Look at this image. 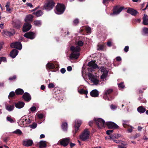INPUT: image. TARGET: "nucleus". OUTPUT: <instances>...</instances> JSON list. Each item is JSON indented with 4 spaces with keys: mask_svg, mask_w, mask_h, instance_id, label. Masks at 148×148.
<instances>
[{
    "mask_svg": "<svg viewBox=\"0 0 148 148\" xmlns=\"http://www.w3.org/2000/svg\"><path fill=\"white\" fill-rule=\"evenodd\" d=\"M55 3L52 0L47 1L44 5V9L47 11H49L53 9Z\"/></svg>",
    "mask_w": 148,
    "mask_h": 148,
    "instance_id": "7ed1b4c3",
    "label": "nucleus"
},
{
    "mask_svg": "<svg viewBox=\"0 0 148 148\" xmlns=\"http://www.w3.org/2000/svg\"><path fill=\"white\" fill-rule=\"evenodd\" d=\"M15 92L17 95H22L24 93V91L21 88H18L16 90Z\"/></svg>",
    "mask_w": 148,
    "mask_h": 148,
    "instance_id": "2f4dec72",
    "label": "nucleus"
},
{
    "mask_svg": "<svg viewBox=\"0 0 148 148\" xmlns=\"http://www.w3.org/2000/svg\"><path fill=\"white\" fill-rule=\"evenodd\" d=\"M10 3L9 2H7L6 4V5H5V7L6 9V10L8 12H10L11 9L10 8Z\"/></svg>",
    "mask_w": 148,
    "mask_h": 148,
    "instance_id": "4c0bfd02",
    "label": "nucleus"
},
{
    "mask_svg": "<svg viewBox=\"0 0 148 148\" xmlns=\"http://www.w3.org/2000/svg\"><path fill=\"white\" fill-rule=\"evenodd\" d=\"M46 67L47 69L48 68L49 69H52L55 68V66L54 64L49 62L46 65Z\"/></svg>",
    "mask_w": 148,
    "mask_h": 148,
    "instance_id": "a878e982",
    "label": "nucleus"
},
{
    "mask_svg": "<svg viewBox=\"0 0 148 148\" xmlns=\"http://www.w3.org/2000/svg\"><path fill=\"white\" fill-rule=\"evenodd\" d=\"M88 65L89 67L88 69V71H91L92 70V69H95L97 68L99 69L103 73H108V72L106 69L103 67H101L100 68L97 66V64L95 63V61H91L89 62L88 64Z\"/></svg>",
    "mask_w": 148,
    "mask_h": 148,
    "instance_id": "f257e3e1",
    "label": "nucleus"
},
{
    "mask_svg": "<svg viewBox=\"0 0 148 148\" xmlns=\"http://www.w3.org/2000/svg\"><path fill=\"white\" fill-rule=\"evenodd\" d=\"M65 10V8L64 5L58 3L56 6L55 12L56 14H60L63 13Z\"/></svg>",
    "mask_w": 148,
    "mask_h": 148,
    "instance_id": "423d86ee",
    "label": "nucleus"
},
{
    "mask_svg": "<svg viewBox=\"0 0 148 148\" xmlns=\"http://www.w3.org/2000/svg\"><path fill=\"white\" fill-rule=\"evenodd\" d=\"M143 24L145 25H148V16L146 14H144L143 17Z\"/></svg>",
    "mask_w": 148,
    "mask_h": 148,
    "instance_id": "aec40b11",
    "label": "nucleus"
},
{
    "mask_svg": "<svg viewBox=\"0 0 148 148\" xmlns=\"http://www.w3.org/2000/svg\"><path fill=\"white\" fill-rule=\"evenodd\" d=\"M16 76L14 75V76L12 77H10L9 78V79L10 80H12L14 79H16Z\"/></svg>",
    "mask_w": 148,
    "mask_h": 148,
    "instance_id": "680f3d73",
    "label": "nucleus"
},
{
    "mask_svg": "<svg viewBox=\"0 0 148 148\" xmlns=\"http://www.w3.org/2000/svg\"><path fill=\"white\" fill-rule=\"evenodd\" d=\"M90 132L87 129H86L79 136L80 138L82 141H87L89 138Z\"/></svg>",
    "mask_w": 148,
    "mask_h": 148,
    "instance_id": "20e7f679",
    "label": "nucleus"
},
{
    "mask_svg": "<svg viewBox=\"0 0 148 148\" xmlns=\"http://www.w3.org/2000/svg\"><path fill=\"white\" fill-rule=\"evenodd\" d=\"M110 108L112 110H114L117 107L115 106L114 105H112L110 106Z\"/></svg>",
    "mask_w": 148,
    "mask_h": 148,
    "instance_id": "5fc2aeb1",
    "label": "nucleus"
},
{
    "mask_svg": "<svg viewBox=\"0 0 148 148\" xmlns=\"http://www.w3.org/2000/svg\"><path fill=\"white\" fill-rule=\"evenodd\" d=\"M113 131V130H108L106 132V133L108 135H109L112 133Z\"/></svg>",
    "mask_w": 148,
    "mask_h": 148,
    "instance_id": "864d4df0",
    "label": "nucleus"
},
{
    "mask_svg": "<svg viewBox=\"0 0 148 148\" xmlns=\"http://www.w3.org/2000/svg\"><path fill=\"white\" fill-rule=\"evenodd\" d=\"M118 86L120 88H123L124 87V86L123 83H121L118 85Z\"/></svg>",
    "mask_w": 148,
    "mask_h": 148,
    "instance_id": "3c124183",
    "label": "nucleus"
},
{
    "mask_svg": "<svg viewBox=\"0 0 148 148\" xmlns=\"http://www.w3.org/2000/svg\"><path fill=\"white\" fill-rule=\"evenodd\" d=\"M36 115L38 116V117L39 119H42L43 118V115L42 114H36Z\"/></svg>",
    "mask_w": 148,
    "mask_h": 148,
    "instance_id": "de8ad7c7",
    "label": "nucleus"
},
{
    "mask_svg": "<svg viewBox=\"0 0 148 148\" xmlns=\"http://www.w3.org/2000/svg\"><path fill=\"white\" fill-rule=\"evenodd\" d=\"M26 5L29 7H30L31 8H32L33 6L32 3H26Z\"/></svg>",
    "mask_w": 148,
    "mask_h": 148,
    "instance_id": "bf43d9fd",
    "label": "nucleus"
},
{
    "mask_svg": "<svg viewBox=\"0 0 148 148\" xmlns=\"http://www.w3.org/2000/svg\"><path fill=\"white\" fill-rule=\"evenodd\" d=\"M89 79L95 85L100 84V81L98 79V77L97 75H94L89 73L88 74Z\"/></svg>",
    "mask_w": 148,
    "mask_h": 148,
    "instance_id": "39448f33",
    "label": "nucleus"
},
{
    "mask_svg": "<svg viewBox=\"0 0 148 148\" xmlns=\"http://www.w3.org/2000/svg\"><path fill=\"white\" fill-rule=\"evenodd\" d=\"M123 9V8L122 7L115 8L113 10V13L110 14L111 15H117L122 11Z\"/></svg>",
    "mask_w": 148,
    "mask_h": 148,
    "instance_id": "2eb2a0df",
    "label": "nucleus"
},
{
    "mask_svg": "<svg viewBox=\"0 0 148 148\" xmlns=\"http://www.w3.org/2000/svg\"><path fill=\"white\" fill-rule=\"evenodd\" d=\"M112 90L110 89L107 90L106 92V95H107L110 93L112 92Z\"/></svg>",
    "mask_w": 148,
    "mask_h": 148,
    "instance_id": "603ef678",
    "label": "nucleus"
},
{
    "mask_svg": "<svg viewBox=\"0 0 148 148\" xmlns=\"http://www.w3.org/2000/svg\"><path fill=\"white\" fill-rule=\"evenodd\" d=\"M45 137V136L44 134H41L40 135V138H43Z\"/></svg>",
    "mask_w": 148,
    "mask_h": 148,
    "instance_id": "774afa93",
    "label": "nucleus"
},
{
    "mask_svg": "<svg viewBox=\"0 0 148 148\" xmlns=\"http://www.w3.org/2000/svg\"><path fill=\"white\" fill-rule=\"evenodd\" d=\"M129 50V47L128 46H126L124 48V51L125 52H127Z\"/></svg>",
    "mask_w": 148,
    "mask_h": 148,
    "instance_id": "e2e57ef3",
    "label": "nucleus"
},
{
    "mask_svg": "<svg viewBox=\"0 0 148 148\" xmlns=\"http://www.w3.org/2000/svg\"><path fill=\"white\" fill-rule=\"evenodd\" d=\"M55 87L54 85L52 83L49 84L48 85V87L49 88H53Z\"/></svg>",
    "mask_w": 148,
    "mask_h": 148,
    "instance_id": "c03bdc74",
    "label": "nucleus"
},
{
    "mask_svg": "<svg viewBox=\"0 0 148 148\" xmlns=\"http://www.w3.org/2000/svg\"><path fill=\"white\" fill-rule=\"evenodd\" d=\"M80 94H84L86 95V97H87V94L88 92L87 90H85L83 89H81L80 90H78Z\"/></svg>",
    "mask_w": 148,
    "mask_h": 148,
    "instance_id": "7c9ffc66",
    "label": "nucleus"
},
{
    "mask_svg": "<svg viewBox=\"0 0 148 148\" xmlns=\"http://www.w3.org/2000/svg\"><path fill=\"white\" fill-rule=\"evenodd\" d=\"M127 12L132 15L135 16L138 13V12L132 8H129L127 11Z\"/></svg>",
    "mask_w": 148,
    "mask_h": 148,
    "instance_id": "dca6fc26",
    "label": "nucleus"
},
{
    "mask_svg": "<svg viewBox=\"0 0 148 148\" xmlns=\"http://www.w3.org/2000/svg\"><path fill=\"white\" fill-rule=\"evenodd\" d=\"M33 17L31 14H29L26 16L25 21L26 22H28L29 21H32L33 20Z\"/></svg>",
    "mask_w": 148,
    "mask_h": 148,
    "instance_id": "412c9836",
    "label": "nucleus"
},
{
    "mask_svg": "<svg viewBox=\"0 0 148 148\" xmlns=\"http://www.w3.org/2000/svg\"><path fill=\"white\" fill-rule=\"evenodd\" d=\"M90 95L93 97H96L98 96L99 93L98 91L96 90H92L90 92Z\"/></svg>",
    "mask_w": 148,
    "mask_h": 148,
    "instance_id": "5701e85b",
    "label": "nucleus"
},
{
    "mask_svg": "<svg viewBox=\"0 0 148 148\" xmlns=\"http://www.w3.org/2000/svg\"><path fill=\"white\" fill-rule=\"evenodd\" d=\"M15 95V93L14 92H11L9 95V97H12Z\"/></svg>",
    "mask_w": 148,
    "mask_h": 148,
    "instance_id": "37998d69",
    "label": "nucleus"
},
{
    "mask_svg": "<svg viewBox=\"0 0 148 148\" xmlns=\"http://www.w3.org/2000/svg\"><path fill=\"white\" fill-rule=\"evenodd\" d=\"M95 120L99 129H101L106 126V123L101 118L95 119Z\"/></svg>",
    "mask_w": 148,
    "mask_h": 148,
    "instance_id": "0eeeda50",
    "label": "nucleus"
},
{
    "mask_svg": "<svg viewBox=\"0 0 148 148\" xmlns=\"http://www.w3.org/2000/svg\"><path fill=\"white\" fill-rule=\"evenodd\" d=\"M23 97L25 100L27 101H29L31 99L30 96L28 93L27 92H25L23 96Z\"/></svg>",
    "mask_w": 148,
    "mask_h": 148,
    "instance_id": "a211bd4d",
    "label": "nucleus"
},
{
    "mask_svg": "<svg viewBox=\"0 0 148 148\" xmlns=\"http://www.w3.org/2000/svg\"><path fill=\"white\" fill-rule=\"evenodd\" d=\"M107 125L109 128H117L118 126L114 123L112 122H108L106 123Z\"/></svg>",
    "mask_w": 148,
    "mask_h": 148,
    "instance_id": "9d476101",
    "label": "nucleus"
},
{
    "mask_svg": "<svg viewBox=\"0 0 148 148\" xmlns=\"http://www.w3.org/2000/svg\"><path fill=\"white\" fill-rule=\"evenodd\" d=\"M22 120H24V123L27 125L29 124L31 122V120L28 118H26L25 116L22 117Z\"/></svg>",
    "mask_w": 148,
    "mask_h": 148,
    "instance_id": "c756f323",
    "label": "nucleus"
},
{
    "mask_svg": "<svg viewBox=\"0 0 148 148\" xmlns=\"http://www.w3.org/2000/svg\"><path fill=\"white\" fill-rule=\"evenodd\" d=\"M70 49L73 52L70 55V58L71 59H77L79 56V52L80 50V48L78 46L76 47L72 46Z\"/></svg>",
    "mask_w": 148,
    "mask_h": 148,
    "instance_id": "f03ea898",
    "label": "nucleus"
},
{
    "mask_svg": "<svg viewBox=\"0 0 148 148\" xmlns=\"http://www.w3.org/2000/svg\"><path fill=\"white\" fill-rule=\"evenodd\" d=\"M108 73H103L101 76L100 78L102 81H104L106 80V78L107 77Z\"/></svg>",
    "mask_w": 148,
    "mask_h": 148,
    "instance_id": "72a5a7b5",
    "label": "nucleus"
},
{
    "mask_svg": "<svg viewBox=\"0 0 148 148\" xmlns=\"http://www.w3.org/2000/svg\"><path fill=\"white\" fill-rule=\"evenodd\" d=\"M29 127L31 128L35 129L37 127V124L35 123H34L32 125H29Z\"/></svg>",
    "mask_w": 148,
    "mask_h": 148,
    "instance_id": "79ce46f5",
    "label": "nucleus"
},
{
    "mask_svg": "<svg viewBox=\"0 0 148 148\" xmlns=\"http://www.w3.org/2000/svg\"><path fill=\"white\" fill-rule=\"evenodd\" d=\"M60 72L62 73L63 74L66 72V70L64 68H62L60 70Z\"/></svg>",
    "mask_w": 148,
    "mask_h": 148,
    "instance_id": "052dcab7",
    "label": "nucleus"
},
{
    "mask_svg": "<svg viewBox=\"0 0 148 148\" xmlns=\"http://www.w3.org/2000/svg\"><path fill=\"white\" fill-rule=\"evenodd\" d=\"M75 144L73 143H70V145L71 147H74L75 145Z\"/></svg>",
    "mask_w": 148,
    "mask_h": 148,
    "instance_id": "338daca9",
    "label": "nucleus"
},
{
    "mask_svg": "<svg viewBox=\"0 0 148 148\" xmlns=\"http://www.w3.org/2000/svg\"><path fill=\"white\" fill-rule=\"evenodd\" d=\"M24 37L31 39H33L35 37L34 33L32 32H29L25 34L24 35Z\"/></svg>",
    "mask_w": 148,
    "mask_h": 148,
    "instance_id": "ddd939ff",
    "label": "nucleus"
},
{
    "mask_svg": "<svg viewBox=\"0 0 148 148\" xmlns=\"http://www.w3.org/2000/svg\"><path fill=\"white\" fill-rule=\"evenodd\" d=\"M14 108V105H7L5 106L6 110L10 112L13 110Z\"/></svg>",
    "mask_w": 148,
    "mask_h": 148,
    "instance_id": "bb28decb",
    "label": "nucleus"
},
{
    "mask_svg": "<svg viewBox=\"0 0 148 148\" xmlns=\"http://www.w3.org/2000/svg\"><path fill=\"white\" fill-rule=\"evenodd\" d=\"M3 32L4 34V35L3 34V35L5 36V35L6 36H11L13 35V34H15V32H14L12 33H11L10 32L8 31H3Z\"/></svg>",
    "mask_w": 148,
    "mask_h": 148,
    "instance_id": "c85d7f7f",
    "label": "nucleus"
},
{
    "mask_svg": "<svg viewBox=\"0 0 148 148\" xmlns=\"http://www.w3.org/2000/svg\"><path fill=\"white\" fill-rule=\"evenodd\" d=\"M82 121L81 120L77 119L75 121V132L76 133L79 129V127H80Z\"/></svg>",
    "mask_w": 148,
    "mask_h": 148,
    "instance_id": "9b49d317",
    "label": "nucleus"
},
{
    "mask_svg": "<svg viewBox=\"0 0 148 148\" xmlns=\"http://www.w3.org/2000/svg\"><path fill=\"white\" fill-rule=\"evenodd\" d=\"M7 120L10 122L11 123H13L14 122V121L13 119L10 116H8L6 117Z\"/></svg>",
    "mask_w": 148,
    "mask_h": 148,
    "instance_id": "ea45409f",
    "label": "nucleus"
},
{
    "mask_svg": "<svg viewBox=\"0 0 148 148\" xmlns=\"http://www.w3.org/2000/svg\"><path fill=\"white\" fill-rule=\"evenodd\" d=\"M18 51L16 49H13L10 52V55L12 58H14L18 55Z\"/></svg>",
    "mask_w": 148,
    "mask_h": 148,
    "instance_id": "6ab92c4d",
    "label": "nucleus"
},
{
    "mask_svg": "<svg viewBox=\"0 0 148 148\" xmlns=\"http://www.w3.org/2000/svg\"><path fill=\"white\" fill-rule=\"evenodd\" d=\"M72 70V68L71 66H69L67 68V70L69 71H71Z\"/></svg>",
    "mask_w": 148,
    "mask_h": 148,
    "instance_id": "0e129e2a",
    "label": "nucleus"
},
{
    "mask_svg": "<svg viewBox=\"0 0 148 148\" xmlns=\"http://www.w3.org/2000/svg\"><path fill=\"white\" fill-rule=\"evenodd\" d=\"M116 60L118 61H119L121 60V58L120 57H117L116 58Z\"/></svg>",
    "mask_w": 148,
    "mask_h": 148,
    "instance_id": "69168bd1",
    "label": "nucleus"
},
{
    "mask_svg": "<svg viewBox=\"0 0 148 148\" xmlns=\"http://www.w3.org/2000/svg\"><path fill=\"white\" fill-rule=\"evenodd\" d=\"M14 133L19 135H21L22 134V132L19 129H18L13 132Z\"/></svg>",
    "mask_w": 148,
    "mask_h": 148,
    "instance_id": "58836bf2",
    "label": "nucleus"
},
{
    "mask_svg": "<svg viewBox=\"0 0 148 148\" xmlns=\"http://www.w3.org/2000/svg\"><path fill=\"white\" fill-rule=\"evenodd\" d=\"M39 147L40 148H44L47 146L46 142L45 141L42 140L39 143Z\"/></svg>",
    "mask_w": 148,
    "mask_h": 148,
    "instance_id": "393cba45",
    "label": "nucleus"
},
{
    "mask_svg": "<svg viewBox=\"0 0 148 148\" xmlns=\"http://www.w3.org/2000/svg\"><path fill=\"white\" fill-rule=\"evenodd\" d=\"M42 14V12L41 10L37 11L35 13V15L37 17L40 16Z\"/></svg>",
    "mask_w": 148,
    "mask_h": 148,
    "instance_id": "a19ab883",
    "label": "nucleus"
},
{
    "mask_svg": "<svg viewBox=\"0 0 148 148\" xmlns=\"http://www.w3.org/2000/svg\"><path fill=\"white\" fill-rule=\"evenodd\" d=\"M32 25L29 23H25L24 24L23 28V32H26L29 31L31 28Z\"/></svg>",
    "mask_w": 148,
    "mask_h": 148,
    "instance_id": "4468645a",
    "label": "nucleus"
},
{
    "mask_svg": "<svg viewBox=\"0 0 148 148\" xmlns=\"http://www.w3.org/2000/svg\"><path fill=\"white\" fill-rule=\"evenodd\" d=\"M11 47L12 48H16L19 50H21L22 48V45L19 42L11 43Z\"/></svg>",
    "mask_w": 148,
    "mask_h": 148,
    "instance_id": "1a4fd4ad",
    "label": "nucleus"
},
{
    "mask_svg": "<svg viewBox=\"0 0 148 148\" xmlns=\"http://www.w3.org/2000/svg\"><path fill=\"white\" fill-rule=\"evenodd\" d=\"M118 147L119 148H125V144H122L121 145H118Z\"/></svg>",
    "mask_w": 148,
    "mask_h": 148,
    "instance_id": "09e8293b",
    "label": "nucleus"
},
{
    "mask_svg": "<svg viewBox=\"0 0 148 148\" xmlns=\"http://www.w3.org/2000/svg\"><path fill=\"white\" fill-rule=\"evenodd\" d=\"M13 26L17 29L19 28L21 26V22L19 21H16L13 23Z\"/></svg>",
    "mask_w": 148,
    "mask_h": 148,
    "instance_id": "b1692460",
    "label": "nucleus"
},
{
    "mask_svg": "<svg viewBox=\"0 0 148 148\" xmlns=\"http://www.w3.org/2000/svg\"><path fill=\"white\" fill-rule=\"evenodd\" d=\"M128 123V121H123V125L124 127L128 128L127 130L128 132H132L133 129L134 128L133 127L130 126V128H128V127H130V126L129 125Z\"/></svg>",
    "mask_w": 148,
    "mask_h": 148,
    "instance_id": "f8f14e48",
    "label": "nucleus"
},
{
    "mask_svg": "<svg viewBox=\"0 0 148 148\" xmlns=\"http://www.w3.org/2000/svg\"><path fill=\"white\" fill-rule=\"evenodd\" d=\"M83 44V42L81 41H79L77 42V45L79 46H82Z\"/></svg>",
    "mask_w": 148,
    "mask_h": 148,
    "instance_id": "8fccbe9b",
    "label": "nucleus"
},
{
    "mask_svg": "<svg viewBox=\"0 0 148 148\" xmlns=\"http://www.w3.org/2000/svg\"><path fill=\"white\" fill-rule=\"evenodd\" d=\"M36 107L34 106H33L32 107H31L30 108V110L34 112L36 110Z\"/></svg>",
    "mask_w": 148,
    "mask_h": 148,
    "instance_id": "6e6d98bb",
    "label": "nucleus"
},
{
    "mask_svg": "<svg viewBox=\"0 0 148 148\" xmlns=\"http://www.w3.org/2000/svg\"><path fill=\"white\" fill-rule=\"evenodd\" d=\"M137 110L139 113H142L144 112L146 110L143 107L140 106L137 108Z\"/></svg>",
    "mask_w": 148,
    "mask_h": 148,
    "instance_id": "cd10ccee",
    "label": "nucleus"
},
{
    "mask_svg": "<svg viewBox=\"0 0 148 148\" xmlns=\"http://www.w3.org/2000/svg\"><path fill=\"white\" fill-rule=\"evenodd\" d=\"M86 30L87 33H90L91 32V28L89 27H86Z\"/></svg>",
    "mask_w": 148,
    "mask_h": 148,
    "instance_id": "49530a36",
    "label": "nucleus"
},
{
    "mask_svg": "<svg viewBox=\"0 0 148 148\" xmlns=\"http://www.w3.org/2000/svg\"><path fill=\"white\" fill-rule=\"evenodd\" d=\"M143 31L144 33L148 34V28H144L143 29Z\"/></svg>",
    "mask_w": 148,
    "mask_h": 148,
    "instance_id": "a18cd8bd",
    "label": "nucleus"
},
{
    "mask_svg": "<svg viewBox=\"0 0 148 148\" xmlns=\"http://www.w3.org/2000/svg\"><path fill=\"white\" fill-rule=\"evenodd\" d=\"M33 143L32 140H27L23 141V145L26 147H29L32 145Z\"/></svg>",
    "mask_w": 148,
    "mask_h": 148,
    "instance_id": "f3484780",
    "label": "nucleus"
},
{
    "mask_svg": "<svg viewBox=\"0 0 148 148\" xmlns=\"http://www.w3.org/2000/svg\"><path fill=\"white\" fill-rule=\"evenodd\" d=\"M79 23V20L77 19H75L73 23L75 25H77Z\"/></svg>",
    "mask_w": 148,
    "mask_h": 148,
    "instance_id": "4d7b16f0",
    "label": "nucleus"
},
{
    "mask_svg": "<svg viewBox=\"0 0 148 148\" xmlns=\"http://www.w3.org/2000/svg\"><path fill=\"white\" fill-rule=\"evenodd\" d=\"M70 139L69 138H66L60 140L59 142L61 145L64 146H66L68 144Z\"/></svg>",
    "mask_w": 148,
    "mask_h": 148,
    "instance_id": "6e6552de",
    "label": "nucleus"
},
{
    "mask_svg": "<svg viewBox=\"0 0 148 148\" xmlns=\"http://www.w3.org/2000/svg\"><path fill=\"white\" fill-rule=\"evenodd\" d=\"M25 103L23 102H18L15 104L16 107L20 109L22 108L24 106Z\"/></svg>",
    "mask_w": 148,
    "mask_h": 148,
    "instance_id": "4be33fe9",
    "label": "nucleus"
},
{
    "mask_svg": "<svg viewBox=\"0 0 148 148\" xmlns=\"http://www.w3.org/2000/svg\"><path fill=\"white\" fill-rule=\"evenodd\" d=\"M62 128L64 131H66L67 129V124L66 123H63L62 125Z\"/></svg>",
    "mask_w": 148,
    "mask_h": 148,
    "instance_id": "473e14b6",
    "label": "nucleus"
},
{
    "mask_svg": "<svg viewBox=\"0 0 148 148\" xmlns=\"http://www.w3.org/2000/svg\"><path fill=\"white\" fill-rule=\"evenodd\" d=\"M19 124L21 127L27 126L26 124L24 123V120H22V117L19 121Z\"/></svg>",
    "mask_w": 148,
    "mask_h": 148,
    "instance_id": "f704fd0d",
    "label": "nucleus"
},
{
    "mask_svg": "<svg viewBox=\"0 0 148 148\" xmlns=\"http://www.w3.org/2000/svg\"><path fill=\"white\" fill-rule=\"evenodd\" d=\"M120 135L117 134V135L116 134H114L112 135H111L110 136V138L111 139H114L115 138H117L120 137Z\"/></svg>",
    "mask_w": 148,
    "mask_h": 148,
    "instance_id": "e433bc0d",
    "label": "nucleus"
},
{
    "mask_svg": "<svg viewBox=\"0 0 148 148\" xmlns=\"http://www.w3.org/2000/svg\"><path fill=\"white\" fill-rule=\"evenodd\" d=\"M0 59L1 61H3L4 62L6 61V58L5 57H1L0 58Z\"/></svg>",
    "mask_w": 148,
    "mask_h": 148,
    "instance_id": "13d9d810",
    "label": "nucleus"
},
{
    "mask_svg": "<svg viewBox=\"0 0 148 148\" xmlns=\"http://www.w3.org/2000/svg\"><path fill=\"white\" fill-rule=\"evenodd\" d=\"M34 24L35 26H40L41 24V22L40 21L36 20L34 21Z\"/></svg>",
    "mask_w": 148,
    "mask_h": 148,
    "instance_id": "c9c22d12",
    "label": "nucleus"
}]
</instances>
